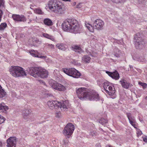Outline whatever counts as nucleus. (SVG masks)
<instances>
[{
	"instance_id": "39448f33",
	"label": "nucleus",
	"mask_w": 147,
	"mask_h": 147,
	"mask_svg": "<svg viewBox=\"0 0 147 147\" xmlns=\"http://www.w3.org/2000/svg\"><path fill=\"white\" fill-rule=\"evenodd\" d=\"M9 70L12 76L15 77H23L27 75L24 69L19 66H11Z\"/></svg>"
},
{
	"instance_id": "aec40b11",
	"label": "nucleus",
	"mask_w": 147,
	"mask_h": 147,
	"mask_svg": "<svg viewBox=\"0 0 147 147\" xmlns=\"http://www.w3.org/2000/svg\"><path fill=\"white\" fill-rule=\"evenodd\" d=\"M8 109V107L6 106L4 103H0V110L1 111V112L6 113Z\"/></svg>"
},
{
	"instance_id": "393cba45",
	"label": "nucleus",
	"mask_w": 147,
	"mask_h": 147,
	"mask_svg": "<svg viewBox=\"0 0 147 147\" xmlns=\"http://www.w3.org/2000/svg\"><path fill=\"white\" fill-rule=\"evenodd\" d=\"M86 52L88 54L90 55L92 57H96V54L92 51L90 47L87 48L86 50Z\"/></svg>"
},
{
	"instance_id": "20e7f679",
	"label": "nucleus",
	"mask_w": 147,
	"mask_h": 147,
	"mask_svg": "<svg viewBox=\"0 0 147 147\" xmlns=\"http://www.w3.org/2000/svg\"><path fill=\"white\" fill-rule=\"evenodd\" d=\"M85 24L86 27L90 32H93L94 31V28L98 30H102L104 26V23L102 20L97 19L94 22L93 27L92 25L86 22H85Z\"/></svg>"
},
{
	"instance_id": "052dcab7",
	"label": "nucleus",
	"mask_w": 147,
	"mask_h": 147,
	"mask_svg": "<svg viewBox=\"0 0 147 147\" xmlns=\"http://www.w3.org/2000/svg\"><path fill=\"white\" fill-rule=\"evenodd\" d=\"M129 67H130V68L133 67L131 65H129Z\"/></svg>"
},
{
	"instance_id": "8fccbe9b",
	"label": "nucleus",
	"mask_w": 147,
	"mask_h": 147,
	"mask_svg": "<svg viewBox=\"0 0 147 147\" xmlns=\"http://www.w3.org/2000/svg\"><path fill=\"white\" fill-rule=\"evenodd\" d=\"M3 12L1 10H0V22L1 20V16L2 15Z\"/></svg>"
},
{
	"instance_id": "c9c22d12",
	"label": "nucleus",
	"mask_w": 147,
	"mask_h": 147,
	"mask_svg": "<svg viewBox=\"0 0 147 147\" xmlns=\"http://www.w3.org/2000/svg\"><path fill=\"white\" fill-rule=\"evenodd\" d=\"M146 58H143L142 57H139L138 58H137V60L138 61L140 62H147V61L146 60Z\"/></svg>"
},
{
	"instance_id": "473e14b6",
	"label": "nucleus",
	"mask_w": 147,
	"mask_h": 147,
	"mask_svg": "<svg viewBox=\"0 0 147 147\" xmlns=\"http://www.w3.org/2000/svg\"><path fill=\"white\" fill-rule=\"evenodd\" d=\"M20 15L17 14H13L12 15V18L13 20L16 21H19Z\"/></svg>"
},
{
	"instance_id": "412c9836",
	"label": "nucleus",
	"mask_w": 147,
	"mask_h": 147,
	"mask_svg": "<svg viewBox=\"0 0 147 147\" xmlns=\"http://www.w3.org/2000/svg\"><path fill=\"white\" fill-rule=\"evenodd\" d=\"M56 46L58 49L63 51L65 50L67 48L65 45L62 43H59L57 44Z\"/></svg>"
},
{
	"instance_id": "e433bc0d",
	"label": "nucleus",
	"mask_w": 147,
	"mask_h": 147,
	"mask_svg": "<svg viewBox=\"0 0 147 147\" xmlns=\"http://www.w3.org/2000/svg\"><path fill=\"white\" fill-rule=\"evenodd\" d=\"M19 19V22H25L26 21V18L24 15H21L20 16Z\"/></svg>"
},
{
	"instance_id": "de8ad7c7",
	"label": "nucleus",
	"mask_w": 147,
	"mask_h": 147,
	"mask_svg": "<svg viewBox=\"0 0 147 147\" xmlns=\"http://www.w3.org/2000/svg\"><path fill=\"white\" fill-rule=\"evenodd\" d=\"M82 3H79L76 6V8H80L81 7L82 5L81 4Z\"/></svg>"
},
{
	"instance_id": "bf43d9fd",
	"label": "nucleus",
	"mask_w": 147,
	"mask_h": 147,
	"mask_svg": "<svg viewBox=\"0 0 147 147\" xmlns=\"http://www.w3.org/2000/svg\"><path fill=\"white\" fill-rule=\"evenodd\" d=\"M2 145V142L1 141H0V146H1Z\"/></svg>"
},
{
	"instance_id": "09e8293b",
	"label": "nucleus",
	"mask_w": 147,
	"mask_h": 147,
	"mask_svg": "<svg viewBox=\"0 0 147 147\" xmlns=\"http://www.w3.org/2000/svg\"><path fill=\"white\" fill-rule=\"evenodd\" d=\"M143 141L145 142H147V136H145L144 137H143Z\"/></svg>"
},
{
	"instance_id": "6e6d98bb",
	"label": "nucleus",
	"mask_w": 147,
	"mask_h": 147,
	"mask_svg": "<svg viewBox=\"0 0 147 147\" xmlns=\"http://www.w3.org/2000/svg\"><path fill=\"white\" fill-rule=\"evenodd\" d=\"M39 81L40 82V83H42L44 84H45V82L42 80H39Z\"/></svg>"
},
{
	"instance_id": "2eb2a0df",
	"label": "nucleus",
	"mask_w": 147,
	"mask_h": 147,
	"mask_svg": "<svg viewBox=\"0 0 147 147\" xmlns=\"http://www.w3.org/2000/svg\"><path fill=\"white\" fill-rule=\"evenodd\" d=\"M75 71V69L74 68L67 69L63 68L62 69L61 71L63 72L67 75L71 77L72 74Z\"/></svg>"
},
{
	"instance_id": "dca6fc26",
	"label": "nucleus",
	"mask_w": 147,
	"mask_h": 147,
	"mask_svg": "<svg viewBox=\"0 0 147 147\" xmlns=\"http://www.w3.org/2000/svg\"><path fill=\"white\" fill-rule=\"evenodd\" d=\"M31 111L29 109H24L22 112V115L23 118L25 120H28L29 119V115L30 114Z\"/></svg>"
},
{
	"instance_id": "5701e85b",
	"label": "nucleus",
	"mask_w": 147,
	"mask_h": 147,
	"mask_svg": "<svg viewBox=\"0 0 147 147\" xmlns=\"http://www.w3.org/2000/svg\"><path fill=\"white\" fill-rule=\"evenodd\" d=\"M91 58L87 55H85L82 57L83 61L86 63H89L91 60Z\"/></svg>"
},
{
	"instance_id": "5fc2aeb1",
	"label": "nucleus",
	"mask_w": 147,
	"mask_h": 147,
	"mask_svg": "<svg viewBox=\"0 0 147 147\" xmlns=\"http://www.w3.org/2000/svg\"><path fill=\"white\" fill-rule=\"evenodd\" d=\"M96 146V147H101V146L99 143L97 144Z\"/></svg>"
},
{
	"instance_id": "1a4fd4ad",
	"label": "nucleus",
	"mask_w": 147,
	"mask_h": 147,
	"mask_svg": "<svg viewBox=\"0 0 147 147\" xmlns=\"http://www.w3.org/2000/svg\"><path fill=\"white\" fill-rule=\"evenodd\" d=\"M86 95V99L90 100L97 101L100 99L98 94L94 90L88 92Z\"/></svg>"
},
{
	"instance_id": "cd10ccee",
	"label": "nucleus",
	"mask_w": 147,
	"mask_h": 147,
	"mask_svg": "<svg viewBox=\"0 0 147 147\" xmlns=\"http://www.w3.org/2000/svg\"><path fill=\"white\" fill-rule=\"evenodd\" d=\"M29 53L32 56L35 57H36L38 52L37 51L34 50H31L29 51Z\"/></svg>"
},
{
	"instance_id": "49530a36",
	"label": "nucleus",
	"mask_w": 147,
	"mask_h": 147,
	"mask_svg": "<svg viewBox=\"0 0 147 147\" xmlns=\"http://www.w3.org/2000/svg\"><path fill=\"white\" fill-rule=\"evenodd\" d=\"M55 116L57 117H60L61 116V113L60 111H56L55 114Z\"/></svg>"
},
{
	"instance_id": "b1692460",
	"label": "nucleus",
	"mask_w": 147,
	"mask_h": 147,
	"mask_svg": "<svg viewBox=\"0 0 147 147\" xmlns=\"http://www.w3.org/2000/svg\"><path fill=\"white\" fill-rule=\"evenodd\" d=\"M44 24L48 26H50L53 24V23L50 19L49 18L45 19L43 21Z\"/></svg>"
},
{
	"instance_id": "4be33fe9",
	"label": "nucleus",
	"mask_w": 147,
	"mask_h": 147,
	"mask_svg": "<svg viewBox=\"0 0 147 147\" xmlns=\"http://www.w3.org/2000/svg\"><path fill=\"white\" fill-rule=\"evenodd\" d=\"M51 12L55 13L57 15H60L64 13L63 10H50Z\"/></svg>"
},
{
	"instance_id": "a211bd4d",
	"label": "nucleus",
	"mask_w": 147,
	"mask_h": 147,
	"mask_svg": "<svg viewBox=\"0 0 147 147\" xmlns=\"http://www.w3.org/2000/svg\"><path fill=\"white\" fill-rule=\"evenodd\" d=\"M122 87L125 88L127 89L129 87H131L132 85L129 82H126L125 80L121 79L119 81Z\"/></svg>"
},
{
	"instance_id": "bb28decb",
	"label": "nucleus",
	"mask_w": 147,
	"mask_h": 147,
	"mask_svg": "<svg viewBox=\"0 0 147 147\" xmlns=\"http://www.w3.org/2000/svg\"><path fill=\"white\" fill-rule=\"evenodd\" d=\"M42 36L44 37L49 39L52 41H54L55 40V38L53 36L50 35L47 33H43Z\"/></svg>"
},
{
	"instance_id": "72a5a7b5",
	"label": "nucleus",
	"mask_w": 147,
	"mask_h": 147,
	"mask_svg": "<svg viewBox=\"0 0 147 147\" xmlns=\"http://www.w3.org/2000/svg\"><path fill=\"white\" fill-rule=\"evenodd\" d=\"M7 24L6 23H2L0 25V30H3L6 27Z\"/></svg>"
},
{
	"instance_id": "6e6552de",
	"label": "nucleus",
	"mask_w": 147,
	"mask_h": 147,
	"mask_svg": "<svg viewBox=\"0 0 147 147\" xmlns=\"http://www.w3.org/2000/svg\"><path fill=\"white\" fill-rule=\"evenodd\" d=\"M74 129V126L73 124L68 123L65 127L63 133L64 135L67 136V137L69 138L73 134Z\"/></svg>"
},
{
	"instance_id": "9b49d317",
	"label": "nucleus",
	"mask_w": 147,
	"mask_h": 147,
	"mask_svg": "<svg viewBox=\"0 0 147 147\" xmlns=\"http://www.w3.org/2000/svg\"><path fill=\"white\" fill-rule=\"evenodd\" d=\"M103 87L105 92L110 95L114 94L115 92V89L110 85V84L107 81H105Z\"/></svg>"
},
{
	"instance_id": "c85d7f7f",
	"label": "nucleus",
	"mask_w": 147,
	"mask_h": 147,
	"mask_svg": "<svg viewBox=\"0 0 147 147\" xmlns=\"http://www.w3.org/2000/svg\"><path fill=\"white\" fill-rule=\"evenodd\" d=\"M6 92L2 88V87L0 85V98H2L5 96Z\"/></svg>"
},
{
	"instance_id": "4c0bfd02",
	"label": "nucleus",
	"mask_w": 147,
	"mask_h": 147,
	"mask_svg": "<svg viewBox=\"0 0 147 147\" xmlns=\"http://www.w3.org/2000/svg\"><path fill=\"white\" fill-rule=\"evenodd\" d=\"M44 47L48 48L53 49L54 47V45L52 44H49L48 43H45L44 44Z\"/></svg>"
},
{
	"instance_id": "a19ab883",
	"label": "nucleus",
	"mask_w": 147,
	"mask_h": 147,
	"mask_svg": "<svg viewBox=\"0 0 147 147\" xmlns=\"http://www.w3.org/2000/svg\"><path fill=\"white\" fill-rule=\"evenodd\" d=\"M105 81H103L102 80H99L97 81V83L99 85V86L101 87L102 86L103 87L104 83V82Z\"/></svg>"
},
{
	"instance_id": "c756f323",
	"label": "nucleus",
	"mask_w": 147,
	"mask_h": 147,
	"mask_svg": "<svg viewBox=\"0 0 147 147\" xmlns=\"http://www.w3.org/2000/svg\"><path fill=\"white\" fill-rule=\"evenodd\" d=\"M114 55L115 56L117 57H120L121 51L118 49H116L114 50Z\"/></svg>"
},
{
	"instance_id": "f257e3e1",
	"label": "nucleus",
	"mask_w": 147,
	"mask_h": 147,
	"mask_svg": "<svg viewBox=\"0 0 147 147\" xmlns=\"http://www.w3.org/2000/svg\"><path fill=\"white\" fill-rule=\"evenodd\" d=\"M61 26L64 31L74 34L80 33L82 30V26L79 24L77 20L74 19L65 20Z\"/></svg>"
},
{
	"instance_id": "58836bf2",
	"label": "nucleus",
	"mask_w": 147,
	"mask_h": 147,
	"mask_svg": "<svg viewBox=\"0 0 147 147\" xmlns=\"http://www.w3.org/2000/svg\"><path fill=\"white\" fill-rule=\"evenodd\" d=\"M36 57L39 58L41 59H44L46 61H47V57L46 56H43L41 55L40 53L38 52V54H37Z\"/></svg>"
},
{
	"instance_id": "4d7b16f0",
	"label": "nucleus",
	"mask_w": 147,
	"mask_h": 147,
	"mask_svg": "<svg viewBox=\"0 0 147 147\" xmlns=\"http://www.w3.org/2000/svg\"><path fill=\"white\" fill-rule=\"evenodd\" d=\"M49 58H47V62H48L49 61Z\"/></svg>"
},
{
	"instance_id": "4468645a",
	"label": "nucleus",
	"mask_w": 147,
	"mask_h": 147,
	"mask_svg": "<svg viewBox=\"0 0 147 147\" xmlns=\"http://www.w3.org/2000/svg\"><path fill=\"white\" fill-rule=\"evenodd\" d=\"M126 115L130 124L135 128L137 129L136 123L134 118L132 117L130 113H127Z\"/></svg>"
},
{
	"instance_id": "37998d69",
	"label": "nucleus",
	"mask_w": 147,
	"mask_h": 147,
	"mask_svg": "<svg viewBox=\"0 0 147 147\" xmlns=\"http://www.w3.org/2000/svg\"><path fill=\"white\" fill-rule=\"evenodd\" d=\"M4 7V2L3 0H0V8L3 9Z\"/></svg>"
},
{
	"instance_id": "423d86ee",
	"label": "nucleus",
	"mask_w": 147,
	"mask_h": 147,
	"mask_svg": "<svg viewBox=\"0 0 147 147\" xmlns=\"http://www.w3.org/2000/svg\"><path fill=\"white\" fill-rule=\"evenodd\" d=\"M64 8V5L57 0H50L45 7L46 9H62Z\"/></svg>"
},
{
	"instance_id": "f704fd0d",
	"label": "nucleus",
	"mask_w": 147,
	"mask_h": 147,
	"mask_svg": "<svg viewBox=\"0 0 147 147\" xmlns=\"http://www.w3.org/2000/svg\"><path fill=\"white\" fill-rule=\"evenodd\" d=\"M113 2L116 3H123L126 1V0H111Z\"/></svg>"
},
{
	"instance_id": "a18cd8bd",
	"label": "nucleus",
	"mask_w": 147,
	"mask_h": 147,
	"mask_svg": "<svg viewBox=\"0 0 147 147\" xmlns=\"http://www.w3.org/2000/svg\"><path fill=\"white\" fill-rule=\"evenodd\" d=\"M5 119L2 116L0 115V124H1L5 121Z\"/></svg>"
},
{
	"instance_id": "f03ea898",
	"label": "nucleus",
	"mask_w": 147,
	"mask_h": 147,
	"mask_svg": "<svg viewBox=\"0 0 147 147\" xmlns=\"http://www.w3.org/2000/svg\"><path fill=\"white\" fill-rule=\"evenodd\" d=\"M29 74L35 78H46L47 77L48 72L42 67H31L27 69Z\"/></svg>"
},
{
	"instance_id": "9d476101",
	"label": "nucleus",
	"mask_w": 147,
	"mask_h": 147,
	"mask_svg": "<svg viewBox=\"0 0 147 147\" xmlns=\"http://www.w3.org/2000/svg\"><path fill=\"white\" fill-rule=\"evenodd\" d=\"M76 93L79 98L82 100L86 99V97L88 92L85 88H80L76 91Z\"/></svg>"
},
{
	"instance_id": "864d4df0",
	"label": "nucleus",
	"mask_w": 147,
	"mask_h": 147,
	"mask_svg": "<svg viewBox=\"0 0 147 147\" xmlns=\"http://www.w3.org/2000/svg\"><path fill=\"white\" fill-rule=\"evenodd\" d=\"M62 141L63 142V144H66L67 143V140H63Z\"/></svg>"
},
{
	"instance_id": "ea45409f",
	"label": "nucleus",
	"mask_w": 147,
	"mask_h": 147,
	"mask_svg": "<svg viewBox=\"0 0 147 147\" xmlns=\"http://www.w3.org/2000/svg\"><path fill=\"white\" fill-rule=\"evenodd\" d=\"M138 84L139 85L141 86L142 88L144 89L147 87V84L146 83L139 82H138Z\"/></svg>"
},
{
	"instance_id": "f3484780",
	"label": "nucleus",
	"mask_w": 147,
	"mask_h": 147,
	"mask_svg": "<svg viewBox=\"0 0 147 147\" xmlns=\"http://www.w3.org/2000/svg\"><path fill=\"white\" fill-rule=\"evenodd\" d=\"M106 73L108 75L111 77L113 79L116 80H118L119 79V74L117 71L113 72H111L109 71H106Z\"/></svg>"
},
{
	"instance_id": "0eeeda50",
	"label": "nucleus",
	"mask_w": 147,
	"mask_h": 147,
	"mask_svg": "<svg viewBox=\"0 0 147 147\" xmlns=\"http://www.w3.org/2000/svg\"><path fill=\"white\" fill-rule=\"evenodd\" d=\"M142 35L140 33H137L134 36L135 45L137 49L142 48L144 47V42L142 39Z\"/></svg>"
},
{
	"instance_id": "3c124183",
	"label": "nucleus",
	"mask_w": 147,
	"mask_h": 147,
	"mask_svg": "<svg viewBox=\"0 0 147 147\" xmlns=\"http://www.w3.org/2000/svg\"><path fill=\"white\" fill-rule=\"evenodd\" d=\"M35 42L39 44H40L41 42L37 39H36V40H35Z\"/></svg>"
},
{
	"instance_id": "c03bdc74",
	"label": "nucleus",
	"mask_w": 147,
	"mask_h": 147,
	"mask_svg": "<svg viewBox=\"0 0 147 147\" xmlns=\"http://www.w3.org/2000/svg\"><path fill=\"white\" fill-rule=\"evenodd\" d=\"M34 11L35 13L39 14H42L43 13L41 10H34Z\"/></svg>"
},
{
	"instance_id": "680f3d73",
	"label": "nucleus",
	"mask_w": 147,
	"mask_h": 147,
	"mask_svg": "<svg viewBox=\"0 0 147 147\" xmlns=\"http://www.w3.org/2000/svg\"><path fill=\"white\" fill-rule=\"evenodd\" d=\"M145 99H146V100H147V97H146L145 98Z\"/></svg>"
},
{
	"instance_id": "603ef678",
	"label": "nucleus",
	"mask_w": 147,
	"mask_h": 147,
	"mask_svg": "<svg viewBox=\"0 0 147 147\" xmlns=\"http://www.w3.org/2000/svg\"><path fill=\"white\" fill-rule=\"evenodd\" d=\"M12 95L14 97L16 96V93L15 92H12Z\"/></svg>"
},
{
	"instance_id": "7c9ffc66",
	"label": "nucleus",
	"mask_w": 147,
	"mask_h": 147,
	"mask_svg": "<svg viewBox=\"0 0 147 147\" xmlns=\"http://www.w3.org/2000/svg\"><path fill=\"white\" fill-rule=\"evenodd\" d=\"M97 133L94 130H91L89 132V136H87V137L88 138H90V136L93 137L97 135Z\"/></svg>"
},
{
	"instance_id": "2f4dec72",
	"label": "nucleus",
	"mask_w": 147,
	"mask_h": 147,
	"mask_svg": "<svg viewBox=\"0 0 147 147\" xmlns=\"http://www.w3.org/2000/svg\"><path fill=\"white\" fill-rule=\"evenodd\" d=\"M99 122L102 125H104L107 123V120L104 118H101L99 120Z\"/></svg>"
},
{
	"instance_id": "13d9d810",
	"label": "nucleus",
	"mask_w": 147,
	"mask_h": 147,
	"mask_svg": "<svg viewBox=\"0 0 147 147\" xmlns=\"http://www.w3.org/2000/svg\"><path fill=\"white\" fill-rule=\"evenodd\" d=\"M106 147H113L110 145H108L106 146Z\"/></svg>"
},
{
	"instance_id": "a878e982",
	"label": "nucleus",
	"mask_w": 147,
	"mask_h": 147,
	"mask_svg": "<svg viewBox=\"0 0 147 147\" xmlns=\"http://www.w3.org/2000/svg\"><path fill=\"white\" fill-rule=\"evenodd\" d=\"M73 73L71 77L74 78H79L81 76V74L80 72L76 69H75V71Z\"/></svg>"
},
{
	"instance_id": "6ab92c4d",
	"label": "nucleus",
	"mask_w": 147,
	"mask_h": 147,
	"mask_svg": "<svg viewBox=\"0 0 147 147\" xmlns=\"http://www.w3.org/2000/svg\"><path fill=\"white\" fill-rule=\"evenodd\" d=\"M72 47L76 52L79 53H81L83 52V50L78 45H74L72 46Z\"/></svg>"
},
{
	"instance_id": "79ce46f5",
	"label": "nucleus",
	"mask_w": 147,
	"mask_h": 147,
	"mask_svg": "<svg viewBox=\"0 0 147 147\" xmlns=\"http://www.w3.org/2000/svg\"><path fill=\"white\" fill-rule=\"evenodd\" d=\"M136 129V131H137V135L138 136H141L142 134V131L139 129L137 128Z\"/></svg>"
},
{
	"instance_id": "7ed1b4c3",
	"label": "nucleus",
	"mask_w": 147,
	"mask_h": 147,
	"mask_svg": "<svg viewBox=\"0 0 147 147\" xmlns=\"http://www.w3.org/2000/svg\"><path fill=\"white\" fill-rule=\"evenodd\" d=\"M49 107L51 109L54 108L60 109L63 111H66L70 107L69 102L65 100L62 102H59L57 100L49 101L47 102Z\"/></svg>"
},
{
	"instance_id": "f8f14e48",
	"label": "nucleus",
	"mask_w": 147,
	"mask_h": 147,
	"mask_svg": "<svg viewBox=\"0 0 147 147\" xmlns=\"http://www.w3.org/2000/svg\"><path fill=\"white\" fill-rule=\"evenodd\" d=\"M50 85L53 89L59 91H63L66 89L65 87L64 86L54 80L51 81Z\"/></svg>"
},
{
	"instance_id": "ddd939ff",
	"label": "nucleus",
	"mask_w": 147,
	"mask_h": 147,
	"mask_svg": "<svg viewBox=\"0 0 147 147\" xmlns=\"http://www.w3.org/2000/svg\"><path fill=\"white\" fill-rule=\"evenodd\" d=\"M7 147H16V138L15 137H10L7 139Z\"/></svg>"
}]
</instances>
